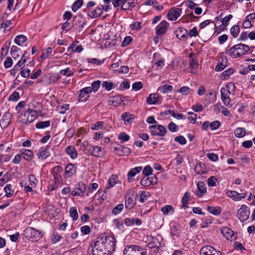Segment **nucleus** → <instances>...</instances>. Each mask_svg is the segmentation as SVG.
<instances>
[{
    "label": "nucleus",
    "mask_w": 255,
    "mask_h": 255,
    "mask_svg": "<svg viewBox=\"0 0 255 255\" xmlns=\"http://www.w3.org/2000/svg\"><path fill=\"white\" fill-rule=\"evenodd\" d=\"M190 197V194L189 192H187L184 194L181 200V202L182 203L181 208L185 207L186 206L187 204L188 203Z\"/></svg>",
    "instance_id": "obj_46"
},
{
    "label": "nucleus",
    "mask_w": 255,
    "mask_h": 255,
    "mask_svg": "<svg viewBox=\"0 0 255 255\" xmlns=\"http://www.w3.org/2000/svg\"><path fill=\"white\" fill-rule=\"evenodd\" d=\"M114 225L116 228L119 230H123L124 228V225L123 221L120 219H115L113 221Z\"/></svg>",
    "instance_id": "obj_50"
},
{
    "label": "nucleus",
    "mask_w": 255,
    "mask_h": 255,
    "mask_svg": "<svg viewBox=\"0 0 255 255\" xmlns=\"http://www.w3.org/2000/svg\"><path fill=\"white\" fill-rule=\"evenodd\" d=\"M50 126V121H43L40 122L36 124V128H45L49 127Z\"/></svg>",
    "instance_id": "obj_47"
},
{
    "label": "nucleus",
    "mask_w": 255,
    "mask_h": 255,
    "mask_svg": "<svg viewBox=\"0 0 255 255\" xmlns=\"http://www.w3.org/2000/svg\"><path fill=\"white\" fill-rule=\"evenodd\" d=\"M165 65V60L163 58H161L156 61L154 63V66H156L157 70L161 69Z\"/></svg>",
    "instance_id": "obj_54"
},
{
    "label": "nucleus",
    "mask_w": 255,
    "mask_h": 255,
    "mask_svg": "<svg viewBox=\"0 0 255 255\" xmlns=\"http://www.w3.org/2000/svg\"><path fill=\"white\" fill-rule=\"evenodd\" d=\"M86 189L85 185L82 183H79L74 190L71 192V195L73 196H82L85 192Z\"/></svg>",
    "instance_id": "obj_18"
},
{
    "label": "nucleus",
    "mask_w": 255,
    "mask_h": 255,
    "mask_svg": "<svg viewBox=\"0 0 255 255\" xmlns=\"http://www.w3.org/2000/svg\"><path fill=\"white\" fill-rule=\"evenodd\" d=\"M152 169L149 165H146L142 171V173L145 176H148L151 174L152 172Z\"/></svg>",
    "instance_id": "obj_64"
},
{
    "label": "nucleus",
    "mask_w": 255,
    "mask_h": 255,
    "mask_svg": "<svg viewBox=\"0 0 255 255\" xmlns=\"http://www.w3.org/2000/svg\"><path fill=\"white\" fill-rule=\"evenodd\" d=\"M11 24V21L6 20L1 24L0 28H4V30L9 31L11 28V27L10 26Z\"/></svg>",
    "instance_id": "obj_56"
},
{
    "label": "nucleus",
    "mask_w": 255,
    "mask_h": 255,
    "mask_svg": "<svg viewBox=\"0 0 255 255\" xmlns=\"http://www.w3.org/2000/svg\"><path fill=\"white\" fill-rule=\"evenodd\" d=\"M221 232L228 240L233 241L236 239L234 231L229 228L226 227H222Z\"/></svg>",
    "instance_id": "obj_13"
},
{
    "label": "nucleus",
    "mask_w": 255,
    "mask_h": 255,
    "mask_svg": "<svg viewBox=\"0 0 255 255\" xmlns=\"http://www.w3.org/2000/svg\"><path fill=\"white\" fill-rule=\"evenodd\" d=\"M207 210L210 213L216 216L219 215L221 213V208L219 206H208Z\"/></svg>",
    "instance_id": "obj_38"
},
{
    "label": "nucleus",
    "mask_w": 255,
    "mask_h": 255,
    "mask_svg": "<svg viewBox=\"0 0 255 255\" xmlns=\"http://www.w3.org/2000/svg\"><path fill=\"white\" fill-rule=\"evenodd\" d=\"M101 81L99 80H97L93 82L91 85V89L92 91L93 90L94 92H96L99 89L100 86Z\"/></svg>",
    "instance_id": "obj_61"
},
{
    "label": "nucleus",
    "mask_w": 255,
    "mask_h": 255,
    "mask_svg": "<svg viewBox=\"0 0 255 255\" xmlns=\"http://www.w3.org/2000/svg\"><path fill=\"white\" fill-rule=\"evenodd\" d=\"M173 89V87L171 85L165 84L161 87H159L158 89V91H160L161 93L165 94L170 91H171Z\"/></svg>",
    "instance_id": "obj_42"
},
{
    "label": "nucleus",
    "mask_w": 255,
    "mask_h": 255,
    "mask_svg": "<svg viewBox=\"0 0 255 255\" xmlns=\"http://www.w3.org/2000/svg\"><path fill=\"white\" fill-rule=\"evenodd\" d=\"M116 245V240L113 235L99 237L93 247V255H109L115 250Z\"/></svg>",
    "instance_id": "obj_1"
},
{
    "label": "nucleus",
    "mask_w": 255,
    "mask_h": 255,
    "mask_svg": "<svg viewBox=\"0 0 255 255\" xmlns=\"http://www.w3.org/2000/svg\"><path fill=\"white\" fill-rule=\"evenodd\" d=\"M83 4V0H77L73 4L72 10L74 12L77 11Z\"/></svg>",
    "instance_id": "obj_48"
},
{
    "label": "nucleus",
    "mask_w": 255,
    "mask_h": 255,
    "mask_svg": "<svg viewBox=\"0 0 255 255\" xmlns=\"http://www.w3.org/2000/svg\"><path fill=\"white\" fill-rule=\"evenodd\" d=\"M227 59L223 56L221 57V59L219 60L218 63L216 66L215 70L216 71H221L227 67Z\"/></svg>",
    "instance_id": "obj_25"
},
{
    "label": "nucleus",
    "mask_w": 255,
    "mask_h": 255,
    "mask_svg": "<svg viewBox=\"0 0 255 255\" xmlns=\"http://www.w3.org/2000/svg\"><path fill=\"white\" fill-rule=\"evenodd\" d=\"M123 102V101L120 96L111 97L108 100L109 104L115 107L121 105Z\"/></svg>",
    "instance_id": "obj_23"
},
{
    "label": "nucleus",
    "mask_w": 255,
    "mask_h": 255,
    "mask_svg": "<svg viewBox=\"0 0 255 255\" xmlns=\"http://www.w3.org/2000/svg\"><path fill=\"white\" fill-rule=\"evenodd\" d=\"M65 151L72 159H76L78 156V153L75 147L72 145H69L65 148Z\"/></svg>",
    "instance_id": "obj_26"
},
{
    "label": "nucleus",
    "mask_w": 255,
    "mask_h": 255,
    "mask_svg": "<svg viewBox=\"0 0 255 255\" xmlns=\"http://www.w3.org/2000/svg\"><path fill=\"white\" fill-rule=\"evenodd\" d=\"M76 172V167L73 164H69L65 167V174L68 177H71Z\"/></svg>",
    "instance_id": "obj_34"
},
{
    "label": "nucleus",
    "mask_w": 255,
    "mask_h": 255,
    "mask_svg": "<svg viewBox=\"0 0 255 255\" xmlns=\"http://www.w3.org/2000/svg\"><path fill=\"white\" fill-rule=\"evenodd\" d=\"M182 11L181 8H172L170 9L167 14V17L170 20H175L180 15Z\"/></svg>",
    "instance_id": "obj_20"
},
{
    "label": "nucleus",
    "mask_w": 255,
    "mask_h": 255,
    "mask_svg": "<svg viewBox=\"0 0 255 255\" xmlns=\"http://www.w3.org/2000/svg\"><path fill=\"white\" fill-rule=\"evenodd\" d=\"M52 52V48L51 47H48L45 51H44L41 57L42 59H46L49 56L51 55Z\"/></svg>",
    "instance_id": "obj_60"
},
{
    "label": "nucleus",
    "mask_w": 255,
    "mask_h": 255,
    "mask_svg": "<svg viewBox=\"0 0 255 255\" xmlns=\"http://www.w3.org/2000/svg\"><path fill=\"white\" fill-rule=\"evenodd\" d=\"M146 251L144 249L138 245H130L126 247L124 255H145Z\"/></svg>",
    "instance_id": "obj_3"
},
{
    "label": "nucleus",
    "mask_w": 255,
    "mask_h": 255,
    "mask_svg": "<svg viewBox=\"0 0 255 255\" xmlns=\"http://www.w3.org/2000/svg\"><path fill=\"white\" fill-rule=\"evenodd\" d=\"M161 97L159 96L157 94H150L147 98L146 102L149 105H155L160 104L162 102Z\"/></svg>",
    "instance_id": "obj_15"
},
{
    "label": "nucleus",
    "mask_w": 255,
    "mask_h": 255,
    "mask_svg": "<svg viewBox=\"0 0 255 255\" xmlns=\"http://www.w3.org/2000/svg\"><path fill=\"white\" fill-rule=\"evenodd\" d=\"M69 109V105L67 104H63L62 106L57 107V111L61 114H64L66 111Z\"/></svg>",
    "instance_id": "obj_51"
},
{
    "label": "nucleus",
    "mask_w": 255,
    "mask_h": 255,
    "mask_svg": "<svg viewBox=\"0 0 255 255\" xmlns=\"http://www.w3.org/2000/svg\"><path fill=\"white\" fill-rule=\"evenodd\" d=\"M231 87H233L234 89H235V87L234 84L229 83L227 85L226 88H222L220 90L221 100L226 106L230 105L231 99L229 97V95H230L231 93L228 89H230Z\"/></svg>",
    "instance_id": "obj_4"
},
{
    "label": "nucleus",
    "mask_w": 255,
    "mask_h": 255,
    "mask_svg": "<svg viewBox=\"0 0 255 255\" xmlns=\"http://www.w3.org/2000/svg\"><path fill=\"white\" fill-rule=\"evenodd\" d=\"M125 2L121 6V9L124 10H129L135 6L136 3L135 0H125Z\"/></svg>",
    "instance_id": "obj_24"
},
{
    "label": "nucleus",
    "mask_w": 255,
    "mask_h": 255,
    "mask_svg": "<svg viewBox=\"0 0 255 255\" xmlns=\"http://www.w3.org/2000/svg\"><path fill=\"white\" fill-rule=\"evenodd\" d=\"M4 191L6 193V196L8 198L11 197L14 193V191L12 189V185L11 184H7L4 187Z\"/></svg>",
    "instance_id": "obj_43"
},
{
    "label": "nucleus",
    "mask_w": 255,
    "mask_h": 255,
    "mask_svg": "<svg viewBox=\"0 0 255 255\" xmlns=\"http://www.w3.org/2000/svg\"><path fill=\"white\" fill-rule=\"evenodd\" d=\"M63 171V168L61 166H55L52 171V174L55 180V183H59L62 180V177L60 173Z\"/></svg>",
    "instance_id": "obj_16"
},
{
    "label": "nucleus",
    "mask_w": 255,
    "mask_h": 255,
    "mask_svg": "<svg viewBox=\"0 0 255 255\" xmlns=\"http://www.w3.org/2000/svg\"><path fill=\"white\" fill-rule=\"evenodd\" d=\"M102 14V7H97L95 9L89 10L87 13L88 15L92 18L100 16Z\"/></svg>",
    "instance_id": "obj_30"
},
{
    "label": "nucleus",
    "mask_w": 255,
    "mask_h": 255,
    "mask_svg": "<svg viewBox=\"0 0 255 255\" xmlns=\"http://www.w3.org/2000/svg\"><path fill=\"white\" fill-rule=\"evenodd\" d=\"M69 213L73 220L76 221L78 218V214L76 207H73L70 208Z\"/></svg>",
    "instance_id": "obj_45"
},
{
    "label": "nucleus",
    "mask_w": 255,
    "mask_h": 255,
    "mask_svg": "<svg viewBox=\"0 0 255 255\" xmlns=\"http://www.w3.org/2000/svg\"><path fill=\"white\" fill-rule=\"evenodd\" d=\"M125 199L126 208L128 209L133 208L136 204L134 191L132 189H128L126 192Z\"/></svg>",
    "instance_id": "obj_5"
},
{
    "label": "nucleus",
    "mask_w": 255,
    "mask_h": 255,
    "mask_svg": "<svg viewBox=\"0 0 255 255\" xmlns=\"http://www.w3.org/2000/svg\"><path fill=\"white\" fill-rule=\"evenodd\" d=\"M197 187L196 195L199 197H203L207 191L206 185L203 182H198L197 184Z\"/></svg>",
    "instance_id": "obj_22"
},
{
    "label": "nucleus",
    "mask_w": 255,
    "mask_h": 255,
    "mask_svg": "<svg viewBox=\"0 0 255 255\" xmlns=\"http://www.w3.org/2000/svg\"><path fill=\"white\" fill-rule=\"evenodd\" d=\"M118 181V177L117 175H112L108 180V185L106 186V189H109L110 188L114 187L117 184Z\"/></svg>",
    "instance_id": "obj_35"
},
{
    "label": "nucleus",
    "mask_w": 255,
    "mask_h": 255,
    "mask_svg": "<svg viewBox=\"0 0 255 255\" xmlns=\"http://www.w3.org/2000/svg\"><path fill=\"white\" fill-rule=\"evenodd\" d=\"M187 30L183 28L180 27L176 31V36L180 40H184L187 38Z\"/></svg>",
    "instance_id": "obj_28"
},
{
    "label": "nucleus",
    "mask_w": 255,
    "mask_h": 255,
    "mask_svg": "<svg viewBox=\"0 0 255 255\" xmlns=\"http://www.w3.org/2000/svg\"><path fill=\"white\" fill-rule=\"evenodd\" d=\"M118 137L122 142L128 141L130 138L129 136L125 132L120 133Z\"/></svg>",
    "instance_id": "obj_58"
},
{
    "label": "nucleus",
    "mask_w": 255,
    "mask_h": 255,
    "mask_svg": "<svg viewBox=\"0 0 255 255\" xmlns=\"http://www.w3.org/2000/svg\"><path fill=\"white\" fill-rule=\"evenodd\" d=\"M92 155L95 157H101L102 156L101 147L98 146H90L88 149Z\"/></svg>",
    "instance_id": "obj_21"
},
{
    "label": "nucleus",
    "mask_w": 255,
    "mask_h": 255,
    "mask_svg": "<svg viewBox=\"0 0 255 255\" xmlns=\"http://www.w3.org/2000/svg\"><path fill=\"white\" fill-rule=\"evenodd\" d=\"M102 87L105 88V89L107 91H110L113 88V83L112 82H108L107 81H104L102 83Z\"/></svg>",
    "instance_id": "obj_62"
},
{
    "label": "nucleus",
    "mask_w": 255,
    "mask_h": 255,
    "mask_svg": "<svg viewBox=\"0 0 255 255\" xmlns=\"http://www.w3.org/2000/svg\"><path fill=\"white\" fill-rule=\"evenodd\" d=\"M23 235L28 240L35 241L40 239L42 237L41 232L31 227H27L24 231Z\"/></svg>",
    "instance_id": "obj_6"
},
{
    "label": "nucleus",
    "mask_w": 255,
    "mask_h": 255,
    "mask_svg": "<svg viewBox=\"0 0 255 255\" xmlns=\"http://www.w3.org/2000/svg\"><path fill=\"white\" fill-rule=\"evenodd\" d=\"M168 26V23L166 21H162L156 27V33L158 35L164 34Z\"/></svg>",
    "instance_id": "obj_19"
},
{
    "label": "nucleus",
    "mask_w": 255,
    "mask_h": 255,
    "mask_svg": "<svg viewBox=\"0 0 255 255\" xmlns=\"http://www.w3.org/2000/svg\"><path fill=\"white\" fill-rule=\"evenodd\" d=\"M37 112L35 110H28L24 114V116L27 117L25 122H23L25 124H28L33 122L37 118Z\"/></svg>",
    "instance_id": "obj_17"
},
{
    "label": "nucleus",
    "mask_w": 255,
    "mask_h": 255,
    "mask_svg": "<svg viewBox=\"0 0 255 255\" xmlns=\"http://www.w3.org/2000/svg\"><path fill=\"white\" fill-rule=\"evenodd\" d=\"M123 209L124 205L123 204H120L114 207L113 209L112 213L115 215H117L121 213Z\"/></svg>",
    "instance_id": "obj_53"
},
{
    "label": "nucleus",
    "mask_w": 255,
    "mask_h": 255,
    "mask_svg": "<svg viewBox=\"0 0 255 255\" xmlns=\"http://www.w3.org/2000/svg\"><path fill=\"white\" fill-rule=\"evenodd\" d=\"M142 170L141 166H138L131 169L128 174V180L130 182L132 180V178L134 177L137 173H139Z\"/></svg>",
    "instance_id": "obj_27"
},
{
    "label": "nucleus",
    "mask_w": 255,
    "mask_h": 255,
    "mask_svg": "<svg viewBox=\"0 0 255 255\" xmlns=\"http://www.w3.org/2000/svg\"><path fill=\"white\" fill-rule=\"evenodd\" d=\"M226 195L233 200L237 201L245 198L247 196V193H239L236 191H228L226 192Z\"/></svg>",
    "instance_id": "obj_12"
},
{
    "label": "nucleus",
    "mask_w": 255,
    "mask_h": 255,
    "mask_svg": "<svg viewBox=\"0 0 255 255\" xmlns=\"http://www.w3.org/2000/svg\"><path fill=\"white\" fill-rule=\"evenodd\" d=\"M60 73L62 75L70 77L74 74V72L71 70L70 68H67L60 70Z\"/></svg>",
    "instance_id": "obj_52"
},
{
    "label": "nucleus",
    "mask_w": 255,
    "mask_h": 255,
    "mask_svg": "<svg viewBox=\"0 0 255 255\" xmlns=\"http://www.w3.org/2000/svg\"><path fill=\"white\" fill-rule=\"evenodd\" d=\"M158 182V179L156 176L151 177L146 176L143 177L140 181V184L143 186H148L151 185H155Z\"/></svg>",
    "instance_id": "obj_10"
},
{
    "label": "nucleus",
    "mask_w": 255,
    "mask_h": 255,
    "mask_svg": "<svg viewBox=\"0 0 255 255\" xmlns=\"http://www.w3.org/2000/svg\"><path fill=\"white\" fill-rule=\"evenodd\" d=\"M37 155L39 159H45L49 157L50 154L46 147H42L38 150Z\"/></svg>",
    "instance_id": "obj_32"
},
{
    "label": "nucleus",
    "mask_w": 255,
    "mask_h": 255,
    "mask_svg": "<svg viewBox=\"0 0 255 255\" xmlns=\"http://www.w3.org/2000/svg\"><path fill=\"white\" fill-rule=\"evenodd\" d=\"M125 224L128 227L131 226L135 224L137 226H140L141 224V221L139 219H134L130 218H127L125 219Z\"/></svg>",
    "instance_id": "obj_31"
},
{
    "label": "nucleus",
    "mask_w": 255,
    "mask_h": 255,
    "mask_svg": "<svg viewBox=\"0 0 255 255\" xmlns=\"http://www.w3.org/2000/svg\"><path fill=\"white\" fill-rule=\"evenodd\" d=\"M150 196V193L146 191H142L140 195V202L143 203L145 201L147 200L148 198Z\"/></svg>",
    "instance_id": "obj_57"
},
{
    "label": "nucleus",
    "mask_w": 255,
    "mask_h": 255,
    "mask_svg": "<svg viewBox=\"0 0 255 255\" xmlns=\"http://www.w3.org/2000/svg\"><path fill=\"white\" fill-rule=\"evenodd\" d=\"M234 70L233 68H228L224 71L221 76V79L223 80H226L230 75L233 74Z\"/></svg>",
    "instance_id": "obj_40"
},
{
    "label": "nucleus",
    "mask_w": 255,
    "mask_h": 255,
    "mask_svg": "<svg viewBox=\"0 0 255 255\" xmlns=\"http://www.w3.org/2000/svg\"><path fill=\"white\" fill-rule=\"evenodd\" d=\"M250 212L245 205H242L238 211V216L240 220L243 222L249 219Z\"/></svg>",
    "instance_id": "obj_9"
},
{
    "label": "nucleus",
    "mask_w": 255,
    "mask_h": 255,
    "mask_svg": "<svg viewBox=\"0 0 255 255\" xmlns=\"http://www.w3.org/2000/svg\"><path fill=\"white\" fill-rule=\"evenodd\" d=\"M234 133L236 137L241 138L246 135V130L244 128H238L235 130Z\"/></svg>",
    "instance_id": "obj_39"
},
{
    "label": "nucleus",
    "mask_w": 255,
    "mask_h": 255,
    "mask_svg": "<svg viewBox=\"0 0 255 255\" xmlns=\"http://www.w3.org/2000/svg\"><path fill=\"white\" fill-rule=\"evenodd\" d=\"M200 255H222V254L211 246H204L200 251Z\"/></svg>",
    "instance_id": "obj_8"
},
{
    "label": "nucleus",
    "mask_w": 255,
    "mask_h": 255,
    "mask_svg": "<svg viewBox=\"0 0 255 255\" xmlns=\"http://www.w3.org/2000/svg\"><path fill=\"white\" fill-rule=\"evenodd\" d=\"M30 184L31 186L35 187L38 183L35 176L33 174H30L29 176Z\"/></svg>",
    "instance_id": "obj_59"
},
{
    "label": "nucleus",
    "mask_w": 255,
    "mask_h": 255,
    "mask_svg": "<svg viewBox=\"0 0 255 255\" xmlns=\"http://www.w3.org/2000/svg\"><path fill=\"white\" fill-rule=\"evenodd\" d=\"M250 50L249 47L245 44H239L232 47L228 52L233 58H237L245 55Z\"/></svg>",
    "instance_id": "obj_2"
},
{
    "label": "nucleus",
    "mask_w": 255,
    "mask_h": 255,
    "mask_svg": "<svg viewBox=\"0 0 255 255\" xmlns=\"http://www.w3.org/2000/svg\"><path fill=\"white\" fill-rule=\"evenodd\" d=\"M92 92V89L90 87L83 88L79 95V101L85 102L89 97V94Z\"/></svg>",
    "instance_id": "obj_14"
},
{
    "label": "nucleus",
    "mask_w": 255,
    "mask_h": 255,
    "mask_svg": "<svg viewBox=\"0 0 255 255\" xmlns=\"http://www.w3.org/2000/svg\"><path fill=\"white\" fill-rule=\"evenodd\" d=\"M162 237L159 235H157L155 237H151L150 240L147 244V247L150 249H153L154 248H159L161 246Z\"/></svg>",
    "instance_id": "obj_11"
},
{
    "label": "nucleus",
    "mask_w": 255,
    "mask_h": 255,
    "mask_svg": "<svg viewBox=\"0 0 255 255\" xmlns=\"http://www.w3.org/2000/svg\"><path fill=\"white\" fill-rule=\"evenodd\" d=\"M161 211L164 215H168L169 214H172L174 212L173 207L169 205H167L162 207Z\"/></svg>",
    "instance_id": "obj_37"
},
{
    "label": "nucleus",
    "mask_w": 255,
    "mask_h": 255,
    "mask_svg": "<svg viewBox=\"0 0 255 255\" xmlns=\"http://www.w3.org/2000/svg\"><path fill=\"white\" fill-rule=\"evenodd\" d=\"M121 118L126 125L130 124L133 120V115L128 112L124 113L122 115Z\"/></svg>",
    "instance_id": "obj_33"
},
{
    "label": "nucleus",
    "mask_w": 255,
    "mask_h": 255,
    "mask_svg": "<svg viewBox=\"0 0 255 255\" xmlns=\"http://www.w3.org/2000/svg\"><path fill=\"white\" fill-rule=\"evenodd\" d=\"M21 153L23 158L27 161H31L34 157L33 151L29 149H24L21 151Z\"/></svg>",
    "instance_id": "obj_29"
},
{
    "label": "nucleus",
    "mask_w": 255,
    "mask_h": 255,
    "mask_svg": "<svg viewBox=\"0 0 255 255\" xmlns=\"http://www.w3.org/2000/svg\"><path fill=\"white\" fill-rule=\"evenodd\" d=\"M27 40L25 36L23 35H19L16 36L14 38L15 42L18 45L21 46Z\"/></svg>",
    "instance_id": "obj_41"
},
{
    "label": "nucleus",
    "mask_w": 255,
    "mask_h": 255,
    "mask_svg": "<svg viewBox=\"0 0 255 255\" xmlns=\"http://www.w3.org/2000/svg\"><path fill=\"white\" fill-rule=\"evenodd\" d=\"M151 134L153 135H158L163 136L166 133V128L160 125H155L151 126L149 127Z\"/></svg>",
    "instance_id": "obj_7"
},
{
    "label": "nucleus",
    "mask_w": 255,
    "mask_h": 255,
    "mask_svg": "<svg viewBox=\"0 0 255 255\" xmlns=\"http://www.w3.org/2000/svg\"><path fill=\"white\" fill-rule=\"evenodd\" d=\"M104 123L103 122H98L96 124L91 125V128L93 130H98L101 129L103 127Z\"/></svg>",
    "instance_id": "obj_63"
},
{
    "label": "nucleus",
    "mask_w": 255,
    "mask_h": 255,
    "mask_svg": "<svg viewBox=\"0 0 255 255\" xmlns=\"http://www.w3.org/2000/svg\"><path fill=\"white\" fill-rule=\"evenodd\" d=\"M198 62L196 59L192 58L190 60V68L191 73H196L198 68Z\"/></svg>",
    "instance_id": "obj_36"
},
{
    "label": "nucleus",
    "mask_w": 255,
    "mask_h": 255,
    "mask_svg": "<svg viewBox=\"0 0 255 255\" xmlns=\"http://www.w3.org/2000/svg\"><path fill=\"white\" fill-rule=\"evenodd\" d=\"M177 92L183 95H187L190 93V89L187 86H183L178 89Z\"/></svg>",
    "instance_id": "obj_55"
},
{
    "label": "nucleus",
    "mask_w": 255,
    "mask_h": 255,
    "mask_svg": "<svg viewBox=\"0 0 255 255\" xmlns=\"http://www.w3.org/2000/svg\"><path fill=\"white\" fill-rule=\"evenodd\" d=\"M231 34L234 37H237L240 32V26L239 25H235L230 29Z\"/></svg>",
    "instance_id": "obj_44"
},
{
    "label": "nucleus",
    "mask_w": 255,
    "mask_h": 255,
    "mask_svg": "<svg viewBox=\"0 0 255 255\" xmlns=\"http://www.w3.org/2000/svg\"><path fill=\"white\" fill-rule=\"evenodd\" d=\"M27 59H20L18 63L14 66V70H19L20 68L24 67V64L26 63Z\"/></svg>",
    "instance_id": "obj_49"
}]
</instances>
